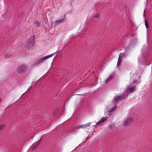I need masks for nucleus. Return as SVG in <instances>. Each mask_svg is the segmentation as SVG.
Instances as JSON below:
<instances>
[{
	"label": "nucleus",
	"instance_id": "obj_1",
	"mask_svg": "<svg viewBox=\"0 0 152 152\" xmlns=\"http://www.w3.org/2000/svg\"><path fill=\"white\" fill-rule=\"evenodd\" d=\"M35 42V39L34 36L29 38L28 41V47L26 48V50L30 49V48L31 49L34 46Z\"/></svg>",
	"mask_w": 152,
	"mask_h": 152
},
{
	"label": "nucleus",
	"instance_id": "obj_2",
	"mask_svg": "<svg viewBox=\"0 0 152 152\" xmlns=\"http://www.w3.org/2000/svg\"><path fill=\"white\" fill-rule=\"evenodd\" d=\"M142 56L143 57L146 56L148 54V48L147 47L144 46L142 50Z\"/></svg>",
	"mask_w": 152,
	"mask_h": 152
},
{
	"label": "nucleus",
	"instance_id": "obj_3",
	"mask_svg": "<svg viewBox=\"0 0 152 152\" xmlns=\"http://www.w3.org/2000/svg\"><path fill=\"white\" fill-rule=\"evenodd\" d=\"M27 69V66L25 65H22L18 68V71L19 73H21L25 71Z\"/></svg>",
	"mask_w": 152,
	"mask_h": 152
},
{
	"label": "nucleus",
	"instance_id": "obj_4",
	"mask_svg": "<svg viewBox=\"0 0 152 152\" xmlns=\"http://www.w3.org/2000/svg\"><path fill=\"white\" fill-rule=\"evenodd\" d=\"M65 15H64V18L62 19L59 20H56L54 22V26L58 25L60 24L64 23L65 20Z\"/></svg>",
	"mask_w": 152,
	"mask_h": 152
},
{
	"label": "nucleus",
	"instance_id": "obj_5",
	"mask_svg": "<svg viewBox=\"0 0 152 152\" xmlns=\"http://www.w3.org/2000/svg\"><path fill=\"white\" fill-rule=\"evenodd\" d=\"M91 125V123H87L85 124H81L80 125H77V126H76V129H83V128H85Z\"/></svg>",
	"mask_w": 152,
	"mask_h": 152
},
{
	"label": "nucleus",
	"instance_id": "obj_6",
	"mask_svg": "<svg viewBox=\"0 0 152 152\" xmlns=\"http://www.w3.org/2000/svg\"><path fill=\"white\" fill-rule=\"evenodd\" d=\"M124 98V95L121 94V95L117 96L115 99L113 100V102L114 103L117 102L118 101L120 100L121 99Z\"/></svg>",
	"mask_w": 152,
	"mask_h": 152
},
{
	"label": "nucleus",
	"instance_id": "obj_7",
	"mask_svg": "<svg viewBox=\"0 0 152 152\" xmlns=\"http://www.w3.org/2000/svg\"><path fill=\"white\" fill-rule=\"evenodd\" d=\"M132 118H126L124 121V125L125 126H127L128 125L130 124L132 121Z\"/></svg>",
	"mask_w": 152,
	"mask_h": 152
},
{
	"label": "nucleus",
	"instance_id": "obj_8",
	"mask_svg": "<svg viewBox=\"0 0 152 152\" xmlns=\"http://www.w3.org/2000/svg\"><path fill=\"white\" fill-rule=\"evenodd\" d=\"M107 120V118H102L101 120L99 121V122L97 123L96 124V126H97L100 125L102 123L105 122Z\"/></svg>",
	"mask_w": 152,
	"mask_h": 152
},
{
	"label": "nucleus",
	"instance_id": "obj_9",
	"mask_svg": "<svg viewBox=\"0 0 152 152\" xmlns=\"http://www.w3.org/2000/svg\"><path fill=\"white\" fill-rule=\"evenodd\" d=\"M40 141H38L37 142L34 143L32 145L31 148L32 149V150H34L36 149L37 147L39 145L40 143Z\"/></svg>",
	"mask_w": 152,
	"mask_h": 152
},
{
	"label": "nucleus",
	"instance_id": "obj_10",
	"mask_svg": "<svg viewBox=\"0 0 152 152\" xmlns=\"http://www.w3.org/2000/svg\"><path fill=\"white\" fill-rule=\"evenodd\" d=\"M113 75H111L107 79L106 81V83H108L112 79L114 78Z\"/></svg>",
	"mask_w": 152,
	"mask_h": 152
},
{
	"label": "nucleus",
	"instance_id": "obj_11",
	"mask_svg": "<svg viewBox=\"0 0 152 152\" xmlns=\"http://www.w3.org/2000/svg\"><path fill=\"white\" fill-rule=\"evenodd\" d=\"M122 58H118V62L117 64V66H119L120 65L122 60Z\"/></svg>",
	"mask_w": 152,
	"mask_h": 152
},
{
	"label": "nucleus",
	"instance_id": "obj_12",
	"mask_svg": "<svg viewBox=\"0 0 152 152\" xmlns=\"http://www.w3.org/2000/svg\"><path fill=\"white\" fill-rule=\"evenodd\" d=\"M145 22L146 27L147 29H148L149 28L148 23L146 19H145Z\"/></svg>",
	"mask_w": 152,
	"mask_h": 152
},
{
	"label": "nucleus",
	"instance_id": "obj_13",
	"mask_svg": "<svg viewBox=\"0 0 152 152\" xmlns=\"http://www.w3.org/2000/svg\"><path fill=\"white\" fill-rule=\"evenodd\" d=\"M129 89L130 92H132L135 90V88L134 87H131L129 89H128L127 90Z\"/></svg>",
	"mask_w": 152,
	"mask_h": 152
},
{
	"label": "nucleus",
	"instance_id": "obj_14",
	"mask_svg": "<svg viewBox=\"0 0 152 152\" xmlns=\"http://www.w3.org/2000/svg\"><path fill=\"white\" fill-rule=\"evenodd\" d=\"M44 58L42 59V58H41V59H40L39 61H38V62H37V64H39V63H40V62H42L43 60H44V59H46V58H48V57H47V58Z\"/></svg>",
	"mask_w": 152,
	"mask_h": 152
},
{
	"label": "nucleus",
	"instance_id": "obj_15",
	"mask_svg": "<svg viewBox=\"0 0 152 152\" xmlns=\"http://www.w3.org/2000/svg\"><path fill=\"white\" fill-rule=\"evenodd\" d=\"M56 53H53L52 54H50V55H48V56H45L44 57H52V56H53Z\"/></svg>",
	"mask_w": 152,
	"mask_h": 152
},
{
	"label": "nucleus",
	"instance_id": "obj_16",
	"mask_svg": "<svg viewBox=\"0 0 152 152\" xmlns=\"http://www.w3.org/2000/svg\"><path fill=\"white\" fill-rule=\"evenodd\" d=\"M116 108V107H113L110 109L108 111L109 113H111L115 110Z\"/></svg>",
	"mask_w": 152,
	"mask_h": 152
},
{
	"label": "nucleus",
	"instance_id": "obj_17",
	"mask_svg": "<svg viewBox=\"0 0 152 152\" xmlns=\"http://www.w3.org/2000/svg\"><path fill=\"white\" fill-rule=\"evenodd\" d=\"M5 127V125L4 124H2L0 125V131Z\"/></svg>",
	"mask_w": 152,
	"mask_h": 152
},
{
	"label": "nucleus",
	"instance_id": "obj_18",
	"mask_svg": "<svg viewBox=\"0 0 152 152\" xmlns=\"http://www.w3.org/2000/svg\"><path fill=\"white\" fill-rule=\"evenodd\" d=\"M35 26H36L37 27H38L39 26V23L38 22H36L35 23Z\"/></svg>",
	"mask_w": 152,
	"mask_h": 152
},
{
	"label": "nucleus",
	"instance_id": "obj_19",
	"mask_svg": "<svg viewBox=\"0 0 152 152\" xmlns=\"http://www.w3.org/2000/svg\"><path fill=\"white\" fill-rule=\"evenodd\" d=\"M99 15L98 14H96L95 16V17L96 18H99Z\"/></svg>",
	"mask_w": 152,
	"mask_h": 152
},
{
	"label": "nucleus",
	"instance_id": "obj_20",
	"mask_svg": "<svg viewBox=\"0 0 152 152\" xmlns=\"http://www.w3.org/2000/svg\"><path fill=\"white\" fill-rule=\"evenodd\" d=\"M25 56H26L27 57L28 56V53H26V55H25Z\"/></svg>",
	"mask_w": 152,
	"mask_h": 152
},
{
	"label": "nucleus",
	"instance_id": "obj_21",
	"mask_svg": "<svg viewBox=\"0 0 152 152\" xmlns=\"http://www.w3.org/2000/svg\"><path fill=\"white\" fill-rule=\"evenodd\" d=\"M1 102V98H0V102Z\"/></svg>",
	"mask_w": 152,
	"mask_h": 152
},
{
	"label": "nucleus",
	"instance_id": "obj_22",
	"mask_svg": "<svg viewBox=\"0 0 152 152\" xmlns=\"http://www.w3.org/2000/svg\"><path fill=\"white\" fill-rule=\"evenodd\" d=\"M119 57H121V56H119Z\"/></svg>",
	"mask_w": 152,
	"mask_h": 152
},
{
	"label": "nucleus",
	"instance_id": "obj_23",
	"mask_svg": "<svg viewBox=\"0 0 152 152\" xmlns=\"http://www.w3.org/2000/svg\"><path fill=\"white\" fill-rule=\"evenodd\" d=\"M109 127H110H110H111V128H112V126H109Z\"/></svg>",
	"mask_w": 152,
	"mask_h": 152
}]
</instances>
